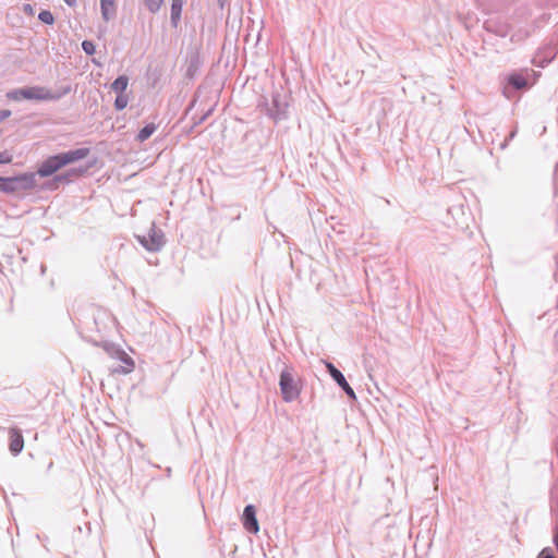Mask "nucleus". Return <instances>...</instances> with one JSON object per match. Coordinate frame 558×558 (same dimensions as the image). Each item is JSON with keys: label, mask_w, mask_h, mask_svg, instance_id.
<instances>
[{"label": "nucleus", "mask_w": 558, "mask_h": 558, "mask_svg": "<svg viewBox=\"0 0 558 558\" xmlns=\"http://www.w3.org/2000/svg\"><path fill=\"white\" fill-rule=\"evenodd\" d=\"M100 5H114V0H100Z\"/></svg>", "instance_id": "nucleus-27"}, {"label": "nucleus", "mask_w": 558, "mask_h": 558, "mask_svg": "<svg viewBox=\"0 0 558 558\" xmlns=\"http://www.w3.org/2000/svg\"><path fill=\"white\" fill-rule=\"evenodd\" d=\"M82 49L88 56H93L96 52L95 44L90 40H84L82 43Z\"/></svg>", "instance_id": "nucleus-22"}, {"label": "nucleus", "mask_w": 558, "mask_h": 558, "mask_svg": "<svg viewBox=\"0 0 558 558\" xmlns=\"http://www.w3.org/2000/svg\"><path fill=\"white\" fill-rule=\"evenodd\" d=\"M70 92V87H66L62 93L54 94L46 87L43 86H33L24 88V99L27 100H57L61 96L68 94Z\"/></svg>", "instance_id": "nucleus-5"}, {"label": "nucleus", "mask_w": 558, "mask_h": 558, "mask_svg": "<svg viewBox=\"0 0 558 558\" xmlns=\"http://www.w3.org/2000/svg\"><path fill=\"white\" fill-rule=\"evenodd\" d=\"M87 171V168H71L68 171L57 174L53 178L54 183H70L73 179L83 175Z\"/></svg>", "instance_id": "nucleus-10"}, {"label": "nucleus", "mask_w": 558, "mask_h": 558, "mask_svg": "<svg viewBox=\"0 0 558 558\" xmlns=\"http://www.w3.org/2000/svg\"><path fill=\"white\" fill-rule=\"evenodd\" d=\"M172 2H183V0H172Z\"/></svg>", "instance_id": "nucleus-32"}, {"label": "nucleus", "mask_w": 558, "mask_h": 558, "mask_svg": "<svg viewBox=\"0 0 558 558\" xmlns=\"http://www.w3.org/2000/svg\"><path fill=\"white\" fill-rule=\"evenodd\" d=\"M205 118H206V116H204L202 119H199V123H202Z\"/></svg>", "instance_id": "nucleus-31"}, {"label": "nucleus", "mask_w": 558, "mask_h": 558, "mask_svg": "<svg viewBox=\"0 0 558 558\" xmlns=\"http://www.w3.org/2000/svg\"><path fill=\"white\" fill-rule=\"evenodd\" d=\"M88 154V148H77L50 156L41 162L35 174H38L41 178L50 177L61 168L84 159Z\"/></svg>", "instance_id": "nucleus-1"}, {"label": "nucleus", "mask_w": 558, "mask_h": 558, "mask_svg": "<svg viewBox=\"0 0 558 558\" xmlns=\"http://www.w3.org/2000/svg\"><path fill=\"white\" fill-rule=\"evenodd\" d=\"M10 116H11V111L10 110H0V122L5 120Z\"/></svg>", "instance_id": "nucleus-26"}, {"label": "nucleus", "mask_w": 558, "mask_h": 558, "mask_svg": "<svg viewBox=\"0 0 558 558\" xmlns=\"http://www.w3.org/2000/svg\"><path fill=\"white\" fill-rule=\"evenodd\" d=\"M279 386L286 402H291L300 396L301 388L295 381L292 372L288 368L280 374Z\"/></svg>", "instance_id": "nucleus-3"}, {"label": "nucleus", "mask_w": 558, "mask_h": 558, "mask_svg": "<svg viewBox=\"0 0 558 558\" xmlns=\"http://www.w3.org/2000/svg\"><path fill=\"white\" fill-rule=\"evenodd\" d=\"M13 156L8 151H0V163H10L12 162Z\"/></svg>", "instance_id": "nucleus-23"}, {"label": "nucleus", "mask_w": 558, "mask_h": 558, "mask_svg": "<svg viewBox=\"0 0 558 558\" xmlns=\"http://www.w3.org/2000/svg\"><path fill=\"white\" fill-rule=\"evenodd\" d=\"M341 388L345 391V393H347L350 398L355 399L354 390L350 387V385H349L348 383H347V386H342Z\"/></svg>", "instance_id": "nucleus-24"}, {"label": "nucleus", "mask_w": 558, "mask_h": 558, "mask_svg": "<svg viewBox=\"0 0 558 558\" xmlns=\"http://www.w3.org/2000/svg\"><path fill=\"white\" fill-rule=\"evenodd\" d=\"M22 94H24V88L12 89L7 93V98L9 100L20 101L24 99V96H22Z\"/></svg>", "instance_id": "nucleus-20"}, {"label": "nucleus", "mask_w": 558, "mask_h": 558, "mask_svg": "<svg viewBox=\"0 0 558 558\" xmlns=\"http://www.w3.org/2000/svg\"><path fill=\"white\" fill-rule=\"evenodd\" d=\"M144 3L149 12L156 13L160 10L163 0H144Z\"/></svg>", "instance_id": "nucleus-17"}, {"label": "nucleus", "mask_w": 558, "mask_h": 558, "mask_svg": "<svg viewBox=\"0 0 558 558\" xmlns=\"http://www.w3.org/2000/svg\"><path fill=\"white\" fill-rule=\"evenodd\" d=\"M119 360L122 362V364L113 367L111 369V374L113 375H126L133 372L135 365L134 361L125 353L121 352L119 353Z\"/></svg>", "instance_id": "nucleus-9"}, {"label": "nucleus", "mask_w": 558, "mask_h": 558, "mask_svg": "<svg viewBox=\"0 0 558 558\" xmlns=\"http://www.w3.org/2000/svg\"><path fill=\"white\" fill-rule=\"evenodd\" d=\"M183 2H172L171 4V24L177 27L182 13Z\"/></svg>", "instance_id": "nucleus-13"}, {"label": "nucleus", "mask_w": 558, "mask_h": 558, "mask_svg": "<svg viewBox=\"0 0 558 558\" xmlns=\"http://www.w3.org/2000/svg\"><path fill=\"white\" fill-rule=\"evenodd\" d=\"M24 11H25L26 13L32 14V13H33V8H32V5H31V4H25V5H24Z\"/></svg>", "instance_id": "nucleus-28"}, {"label": "nucleus", "mask_w": 558, "mask_h": 558, "mask_svg": "<svg viewBox=\"0 0 558 558\" xmlns=\"http://www.w3.org/2000/svg\"><path fill=\"white\" fill-rule=\"evenodd\" d=\"M289 104L288 96L284 93L274 92L272 93V101L271 108L269 109V114L276 121L284 119L287 116Z\"/></svg>", "instance_id": "nucleus-6"}, {"label": "nucleus", "mask_w": 558, "mask_h": 558, "mask_svg": "<svg viewBox=\"0 0 558 558\" xmlns=\"http://www.w3.org/2000/svg\"><path fill=\"white\" fill-rule=\"evenodd\" d=\"M537 558H555V557L548 553L547 548H545L539 553Z\"/></svg>", "instance_id": "nucleus-25"}, {"label": "nucleus", "mask_w": 558, "mask_h": 558, "mask_svg": "<svg viewBox=\"0 0 558 558\" xmlns=\"http://www.w3.org/2000/svg\"><path fill=\"white\" fill-rule=\"evenodd\" d=\"M87 171V168H71L68 171L57 174L53 178L54 183H70L73 179L83 175Z\"/></svg>", "instance_id": "nucleus-11"}, {"label": "nucleus", "mask_w": 558, "mask_h": 558, "mask_svg": "<svg viewBox=\"0 0 558 558\" xmlns=\"http://www.w3.org/2000/svg\"><path fill=\"white\" fill-rule=\"evenodd\" d=\"M9 449L12 454H19L24 448V438L21 430L16 427H11L9 429Z\"/></svg>", "instance_id": "nucleus-8"}, {"label": "nucleus", "mask_w": 558, "mask_h": 558, "mask_svg": "<svg viewBox=\"0 0 558 558\" xmlns=\"http://www.w3.org/2000/svg\"><path fill=\"white\" fill-rule=\"evenodd\" d=\"M36 186V174L34 172L22 173L15 177H3L1 192L11 194L17 191L32 190Z\"/></svg>", "instance_id": "nucleus-2"}, {"label": "nucleus", "mask_w": 558, "mask_h": 558, "mask_svg": "<svg viewBox=\"0 0 558 558\" xmlns=\"http://www.w3.org/2000/svg\"><path fill=\"white\" fill-rule=\"evenodd\" d=\"M138 242L149 252H158L165 244V234L151 225L147 235H137Z\"/></svg>", "instance_id": "nucleus-4"}, {"label": "nucleus", "mask_w": 558, "mask_h": 558, "mask_svg": "<svg viewBox=\"0 0 558 558\" xmlns=\"http://www.w3.org/2000/svg\"><path fill=\"white\" fill-rule=\"evenodd\" d=\"M508 82L515 89H523L527 86V81L520 74H512L509 76Z\"/></svg>", "instance_id": "nucleus-15"}, {"label": "nucleus", "mask_w": 558, "mask_h": 558, "mask_svg": "<svg viewBox=\"0 0 558 558\" xmlns=\"http://www.w3.org/2000/svg\"><path fill=\"white\" fill-rule=\"evenodd\" d=\"M327 367H328V371H329V373H330L331 377L337 381V384H338L340 387H342V386H347V383H348V381L345 380L344 376L342 375V373H341L338 368H336V367H335L332 364H330V363L327 365Z\"/></svg>", "instance_id": "nucleus-16"}, {"label": "nucleus", "mask_w": 558, "mask_h": 558, "mask_svg": "<svg viewBox=\"0 0 558 558\" xmlns=\"http://www.w3.org/2000/svg\"><path fill=\"white\" fill-rule=\"evenodd\" d=\"M129 104V96L126 94H120L114 100V108L117 110H123Z\"/></svg>", "instance_id": "nucleus-18"}, {"label": "nucleus", "mask_w": 558, "mask_h": 558, "mask_svg": "<svg viewBox=\"0 0 558 558\" xmlns=\"http://www.w3.org/2000/svg\"><path fill=\"white\" fill-rule=\"evenodd\" d=\"M228 0H217V3L218 5L223 9L225 4L227 3Z\"/></svg>", "instance_id": "nucleus-30"}, {"label": "nucleus", "mask_w": 558, "mask_h": 558, "mask_svg": "<svg viewBox=\"0 0 558 558\" xmlns=\"http://www.w3.org/2000/svg\"><path fill=\"white\" fill-rule=\"evenodd\" d=\"M101 8V15L105 21H109L114 15V5H100Z\"/></svg>", "instance_id": "nucleus-21"}, {"label": "nucleus", "mask_w": 558, "mask_h": 558, "mask_svg": "<svg viewBox=\"0 0 558 558\" xmlns=\"http://www.w3.org/2000/svg\"><path fill=\"white\" fill-rule=\"evenodd\" d=\"M129 84V78L125 75L118 76L111 84V89L118 95L124 94Z\"/></svg>", "instance_id": "nucleus-12"}, {"label": "nucleus", "mask_w": 558, "mask_h": 558, "mask_svg": "<svg viewBox=\"0 0 558 558\" xmlns=\"http://www.w3.org/2000/svg\"><path fill=\"white\" fill-rule=\"evenodd\" d=\"M68 5L74 7L76 3V0H63Z\"/></svg>", "instance_id": "nucleus-29"}, {"label": "nucleus", "mask_w": 558, "mask_h": 558, "mask_svg": "<svg viewBox=\"0 0 558 558\" xmlns=\"http://www.w3.org/2000/svg\"><path fill=\"white\" fill-rule=\"evenodd\" d=\"M38 19L43 23L48 24V25H52L54 23V17H53L52 13L49 10H43L38 14Z\"/></svg>", "instance_id": "nucleus-19"}, {"label": "nucleus", "mask_w": 558, "mask_h": 558, "mask_svg": "<svg viewBox=\"0 0 558 558\" xmlns=\"http://www.w3.org/2000/svg\"><path fill=\"white\" fill-rule=\"evenodd\" d=\"M243 526L250 533L256 534L259 531V525L256 519V510L255 507L252 505H248L244 508Z\"/></svg>", "instance_id": "nucleus-7"}, {"label": "nucleus", "mask_w": 558, "mask_h": 558, "mask_svg": "<svg viewBox=\"0 0 558 558\" xmlns=\"http://www.w3.org/2000/svg\"><path fill=\"white\" fill-rule=\"evenodd\" d=\"M156 131V125L154 123L146 124L136 135V140L138 142H145L148 140L153 133Z\"/></svg>", "instance_id": "nucleus-14"}]
</instances>
